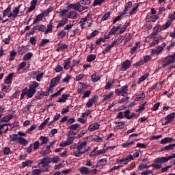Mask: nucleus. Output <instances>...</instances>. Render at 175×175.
<instances>
[{
  "label": "nucleus",
  "instance_id": "0e129e2a",
  "mask_svg": "<svg viewBox=\"0 0 175 175\" xmlns=\"http://www.w3.org/2000/svg\"><path fill=\"white\" fill-rule=\"evenodd\" d=\"M114 83V81L110 80L106 83V85L105 86V90H110L111 88V85H113V83Z\"/></svg>",
  "mask_w": 175,
  "mask_h": 175
},
{
  "label": "nucleus",
  "instance_id": "f704fd0d",
  "mask_svg": "<svg viewBox=\"0 0 175 175\" xmlns=\"http://www.w3.org/2000/svg\"><path fill=\"white\" fill-rule=\"evenodd\" d=\"M79 172L81 174H85V175L90 174V170L87 167H81V168H79Z\"/></svg>",
  "mask_w": 175,
  "mask_h": 175
},
{
  "label": "nucleus",
  "instance_id": "864d4df0",
  "mask_svg": "<svg viewBox=\"0 0 175 175\" xmlns=\"http://www.w3.org/2000/svg\"><path fill=\"white\" fill-rule=\"evenodd\" d=\"M113 47H114V45L111 43L103 51V54H107Z\"/></svg>",
  "mask_w": 175,
  "mask_h": 175
},
{
  "label": "nucleus",
  "instance_id": "39448f33",
  "mask_svg": "<svg viewBox=\"0 0 175 175\" xmlns=\"http://www.w3.org/2000/svg\"><path fill=\"white\" fill-rule=\"evenodd\" d=\"M68 9H74V10H77V12L81 13V12L85 10L86 9H88V8L81 5L80 3H77L68 5Z\"/></svg>",
  "mask_w": 175,
  "mask_h": 175
},
{
  "label": "nucleus",
  "instance_id": "8fccbe9b",
  "mask_svg": "<svg viewBox=\"0 0 175 175\" xmlns=\"http://www.w3.org/2000/svg\"><path fill=\"white\" fill-rule=\"evenodd\" d=\"M130 24L131 23L129 22H126L124 25L121 27L119 33L122 34L124 31H126V29L128 27H129Z\"/></svg>",
  "mask_w": 175,
  "mask_h": 175
},
{
  "label": "nucleus",
  "instance_id": "2f4dec72",
  "mask_svg": "<svg viewBox=\"0 0 175 175\" xmlns=\"http://www.w3.org/2000/svg\"><path fill=\"white\" fill-rule=\"evenodd\" d=\"M140 42H135V45L131 49V54H135L136 53V50H137V49H140Z\"/></svg>",
  "mask_w": 175,
  "mask_h": 175
},
{
  "label": "nucleus",
  "instance_id": "9b49d317",
  "mask_svg": "<svg viewBox=\"0 0 175 175\" xmlns=\"http://www.w3.org/2000/svg\"><path fill=\"white\" fill-rule=\"evenodd\" d=\"M165 47H166V43L164 42L161 45L158 46L156 49H152V54H153V55H158L159 54H161V53H162V51L163 50V49H165Z\"/></svg>",
  "mask_w": 175,
  "mask_h": 175
},
{
  "label": "nucleus",
  "instance_id": "4c0bfd02",
  "mask_svg": "<svg viewBox=\"0 0 175 175\" xmlns=\"http://www.w3.org/2000/svg\"><path fill=\"white\" fill-rule=\"evenodd\" d=\"M68 98H69V94H62V97L58 99L57 102L59 103H65Z\"/></svg>",
  "mask_w": 175,
  "mask_h": 175
},
{
  "label": "nucleus",
  "instance_id": "a211bd4d",
  "mask_svg": "<svg viewBox=\"0 0 175 175\" xmlns=\"http://www.w3.org/2000/svg\"><path fill=\"white\" fill-rule=\"evenodd\" d=\"M96 102H98V96H94L87 102L86 107H92L94 103H96Z\"/></svg>",
  "mask_w": 175,
  "mask_h": 175
},
{
  "label": "nucleus",
  "instance_id": "79ce46f5",
  "mask_svg": "<svg viewBox=\"0 0 175 175\" xmlns=\"http://www.w3.org/2000/svg\"><path fill=\"white\" fill-rule=\"evenodd\" d=\"M107 152V150L106 149H100L98 150L95 154H94L92 157H98L99 155H102V154H106Z\"/></svg>",
  "mask_w": 175,
  "mask_h": 175
},
{
  "label": "nucleus",
  "instance_id": "393cba45",
  "mask_svg": "<svg viewBox=\"0 0 175 175\" xmlns=\"http://www.w3.org/2000/svg\"><path fill=\"white\" fill-rule=\"evenodd\" d=\"M38 87H39V83L33 81L32 83L29 85V88L33 92L36 93V88H38Z\"/></svg>",
  "mask_w": 175,
  "mask_h": 175
},
{
  "label": "nucleus",
  "instance_id": "37998d69",
  "mask_svg": "<svg viewBox=\"0 0 175 175\" xmlns=\"http://www.w3.org/2000/svg\"><path fill=\"white\" fill-rule=\"evenodd\" d=\"M145 98H146V94L144 93H141L135 96V100L137 101L144 100V99Z\"/></svg>",
  "mask_w": 175,
  "mask_h": 175
},
{
  "label": "nucleus",
  "instance_id": "bf43d9fd",
  "mask_svg": "<svg viewBox=\"0 0 175 175\" xmlns=\"http://www.w3.org/2000/svg\"><path fill=\"white\" fill-rule=\"evenodd\" d=\"M96 58V55L94 54H90L88 55L87 57V61L88 62H92V61H95V59Z\"/></svg>",
  "mask_w": 175,
  "mask_h": 175
},
{
  "label": "nucleus",
  "instance_id": "c85d7f7f",
  "mask_svg": "<svg viewBox=\"0 0 175 175\" xmlns=\"http://www.w3.org/2000/svg\"><path fill=\"white\" fill-rule=\"evenodd\" d=\"M113 94H114V92H110L107 94L104 95L103 96V102L109 101V99H111V98L113 97Z\"/></svg>",
  "mask_w": 175,
  "mask_h": 175
},
{
  "label": "nucleus",
  "instance_id": "de8ad7c7",
  "mask_svg": "<svg viewBox=\"0 0 175 175\" xmlns=\"http://www.w3.org/2000/svg\"><path fill=\"white\" fill-rule=\"evenodd\" d=\"M66 24H68V19L64 18L62 21H59L56 27L57 29L61 28V27H64V25H66Z\"/></svg>",
  "mask_w": 175,
  "mask_h": 175
},
{
  "label": "nucleus",
  "instance_id": "3c124183",
  "mask_svg": "<svg viewBox=\"0 0 175 175\" xmlns=\"http://www.w3.org/2000/svg\"><path fill=\"white\" fill-rule=\"evenodd\" d=\"M133 144H135L134 141L127 142L126 143L122 144L121 147L123 148H128V147H131V146H133Z\"/></svg>",
  "mask_w": 175,
  "mask_h": 175
},
{
  "label": "nucleus",
  "instance_id": "338daca9",
  "mask_svg": "<svg viewBox=\"0 0 175 175\" xmlns=\"http://www.w3.org/2000/svg\"><path fill=\"white\" fill-rule=\"evenodd\" d=\"M131 39H132V34L131 33H126L124 37L125 43H128Z\"/></svg>",
  "mask_w": 175,
  "mask_h": 175
},
{
  "label": "nucleus",
  "instance_id": "4468645a",
  "mask_svg": "<svg viewBox=\"0 0 175 175\" xmlns=\"http://www.w3.org/2000/svg\"><path fill=\"white\" fill-rule=\"evenodd\" d=\"M151 61V56L146 55L143 57V59L137 62L135 65L137 66H142V65H144V64H147V62H150Z\"/></svg>",
  "mask_w": 175,
  "mask_h": 175
},
{
  "label": "nucleus",
  "instance_id": "423d86ee",
  "mask_svg": "<svg viewBox=\"0 0 175 175\" xmlns=\"http://www.w3.org/2000/svg\"><path fill=\"white\" fill-rule=\"evenodd\" d=\"M131 161H133V157H132V154H129L126 156L125 158H122L121 159H118L116 161V163L118 165H128Z\"/></svg>",
  "mask_w": 175,
  "mask_h": 175
},
{
  "label": "nucleus",
  "instance_id": "f03ea898",
  "mask_svg": "<svg viewBox=\"0 0 175 175\" xmlns=\"http://www.w3.org/2000/svg\"><path fill=\"white\" fill-rule=\"evenodd\" d=\"M170 156L167 157H159L154 159V163L150 166L154 169H161L162 167V163H166L168 161H170Z\"/></svg>",
  "mask_w": 175,
  "mask_h": 175
},
{
  "label": "nucleus",
  "instance_id": "1a4fd4ad",
  "mask_svg": "<svg viewBox=\"0 0 175 175\" xmlns=\"http://www.w3.org/2000/svg\"><path fill=\"white\" fill-rule=\"evenodd\" d=\"M82 154H84V152H87V151L90 150V146H87V142H83L81 144H79L77 147Z\"/></svg>",
  "mask_w": 175,
  "mask_h": 175
},
{
  "label": "nucleus",
  "instance_id": "2eb2a0df",
  "mask_svg": "<svg viewBox=\"0 0 175 175\" xmlns=\"http://www.w3.org/2000/svg\"><path fill=\"white\" fill-rule=\"evenodd\" d=\"M175 118V112H172L167 116L165 118V122L162 123V125H167V124H170L172 121L174 120Z\"/></svg>",
  "mask_w": 175,
  "mask_h": 175
},
{
  "label": "nucleus",
  "instance_id": "4d7b16f0",
  "mask_svg": "<svg viewBox=\"0 0 175 175\" xmlns=\"http://www.w3.org/2000/svg\"><path fill=\"white\" fill-rule=\"evenodd\" d=\"M83 153L77 148H74L73 156L74 157H81Z\"/></svg>",
  "mask_w": 175,
  "mask_h": 175
},
{
  "label": "nucleus",
  "instance_id": "72a5a7b5",
  "mask_svg": "<svg viewBox=\"0 0 175 175\" xmlns=\"http://www.w3.org/2000/svg\"><path fill=\"white\" fill-rule=\"evenodd\" d=\"M121 28V25L119 26H114L113 27L111 30L109 31V35H116L117 32L118 31V29Z\"/></svg>",
  "mask_w": 175,
  "mask_h": 175
},
{
  "label": "nucleus",
  "instance_id": "c03bdc74",
  "mask_svg": "<svg viewBox=\"0 0 175 175\" xmlns=\"http://www.w3.org/2000/svg\"><path fill=\"white\" fill-rule=\"evenodd\" d=\"M124 40V38L122 37H119L117 40H113L111 44L114 46H118V44H121L122 43V41Z\"/></svg>",
  "mask_w": 175,
  "mask_h": 175
},
{
  "label": "nucleus",
  "instance_id": "680f3d73",
  "mask_svg": "<svg viewBox=\"0 0 175 175\" xmlns=\"http://www.w3.org/2000/svg\"><path fill=\"white\" fill-rule=\"evenodd\" d=\"M50 32H53V25L51 23L47 25L46 29L45 30V35L50 33Z\"/></svg>",
  "mask_w": 175,
  "mask_h": 175
},
{
  "label": "nucleus",
  "instance_id": "dca6fc26",
  "mask_svg": "<svg viewBox=\"0 0 175 175\" xmlns=\"http://www.w3.org/2000/svg\"><path fill=\"white\" fill-rule=\"evenodd\" d=\"M162 30V27L160 25H156L153 29V31L151 33V38H155Z\"/></svg>",
  "mask_w": 175,
  "mask_h": 175
},
{
  "label": "nucleus",
  "instance_id": "412c9836",
  "mask_svg": "<svg viewBox=\"0 0 175 175\" xmlns=\"http://www.w3.org/2000/svg\"><path fill=\"white\" fill-rule=\"evenodd\" d=\"M73 143V137H70L67 140L60 143V147H66V146H70Z\"/></svg>",
  "mask_w": 175,
  "mask_h": 175
},
{
  "label": "nucleus",
  "instance_id": "bb28decb",
  "mask_svg": "<svg viewBox=\"0 0 175 175\" xmlns=\"http://www.w3.org/2000/svg\"><path fill=\"white\" fill-rule=\"evenodd\" d=\"M78 14L76 11H70L68 14V18H71V20H76L77 18Z\"/></svg>",
  "mask_w": 175,
  "mask_h": 175
},
{
  "label": "nucleus",
  "instance_id": "13d9d810",
  "mask_svg": "<svg viewBox=\"0 0 175 175\" xmlns=\"http://www.w3.org/2000/svg\"><path fill=\"white\" fill-rule=\"evenodd\" d=\"M117 129H124L125 127V122H116Z\"/></svg>",
  "mask_w": 175,
  "mask_h": 175
},
{
  "label": "nucleus",
  "instance_id": "5fc2aeb1",
  "mask_svg": "<svg viewBox=\"0 0 175 175\" xmlns=\"http://www.w3.org/2000/svg\"><path fill=\"white\" fill-rule=\"evenodd\" d=\"M159 18V16L158 15H151L148 18V21L150 23H155L158 19Z\"/></svg>",
  "mask_w": 175,
  "mask_h": 175
},
{
  "label": "nucleus",
  "instance_id": "a18cd8bd",
  "mask_svg": "<svg viewBox=\"0 0 175 175\" xmlns=\"http://www.w3.org/2000/svg\"><path fill=\"white\" fill-rule=\"evenodd\" d=\"M3 155H12L13 152L10 150V148L9 147H4L3 149Z\"/></svg>",
  "mask_w": 175,
  "mask_h": 175
},
{
  "label": "nucleus",
  "instance_id": "6e6d98bb",
  "mask_svg": "<svg viewBox=\"0 0 175 175\" xmlns=\"http://www.w3.org/2000/svg\"><path fill=\"white\" fill-rule=\"evenodd\" d=\"M31 57H33V54L31 52H29L23 56V60L24 61H29V59H31Z\"/></svg>",
  "mask_w": 175,
  "mask_h": 175
},
{
  "label": "nucleus",
  "instance_id": "774afa93",
  "mask_svg": "<svg viewBox=\"0 0 175 175\" xmlns=\"http://www.w3.org/2000/svg\"><path fill=\"white\" fill-rule=\"evenodd\" d=\"M43 170H42V168L40 169H36L33 170L32 172V175H40V173H43Z\"/></svg>",
  "mask_w": 175,
  "mask_h": 175
},
{
  "label": "nucleus",
  "instance_id": "7ed1b4c3",
  "mask_svg": "<svg viewBox=\"0 0 175 175\" xmlns=\"http://www.w3.org/2000/svg\"><path fill=\"white\" fill-rule=\"evenodd\" d=\"M50 162H51V159L50 158H44L40 160V163H39L38 166L42 169L43 172H49V169H50L49 164Z\"/></svg>",
  "mask_w": 175,
  "mask_h": 175
},
{
  "label": "nucleus",
  "instance_id": "052dcab7",
  "mask_svg": "<svg viewBox=\"0 0 175 175\" xmlns=\"http://www.w3.org/2000/svg\"><path fill=\"white\" fill-rule=\"evenodd\" d=\"M170 25H172V23L170 21H167L165 24L161 26V29L163 31H165V29H167V28H169V27H170Z\"/></svg>",
  "mask_w": 175,
  "mask_h": 175
},
{
  "label": "nucleus",
  "instance_id": "603ef678",
  "mask_svg": "<svg viewBox=\"0 0 175 175\" xmlns=\"http://www.w3.org/2000/svg\"><path fill=\"white\" fill-rule=\"evenodd\" d=\"M57 46L58 48L57 49V51H62L63 50L68 49V46L65 44L59 43Z\"/></svg>",
  "mask_w": 175,
  "mask_h": 175
},
{
  "label": "nucleus",
  "instance_id": "aec40b11",
  "mask_svg": "<svg viewBox=\"0 0 175 175\" xmlns=\"http://www.w3.org/2000/svg\"><path fill=\"white\" fill-rule=\"evenodd\" d=\"M36 5H38V0H32L30 3V7L27 10V13H31V12L35 10Z\"/></svg>",
  "mask_w": 175,
  "mask_h": 175
},
{
  "label": "nucleus",
  "instance_id": "7c9ffc66",
  "mask_svg": "<svg viewBox=\"0 0 175 175\" xmlns=\"http://www.w3.org/2000/svg\"><path fill=\"white\" fill-rule=\"evenodd\" d=\"M35 31H39L40 32H44L46 31V26L43 25H38L33 27Z\"/></svg>",
  "mask_w": 175,
  "mask_h": 175
},
{
  "label": "nucleus",
  "instance_id": "5701e85b",
  "mask_svg": "<svg viewBox=\"0 0 175 175\" xmlns=\"http://www.w3.org/2000/svg\"><path fill=\"white\" fill-rule=\"evenodd\" d=\"M124 113V117L127 120H132L134 117H136V113H133L131 114V111L129 110H126Z\"/></svg>",
  "mask_w": 175,
  "mask_h": 175
},
{
  "label": "nucleus",
  "instance_id": "6e6552de",
  "mask_svg": "<svg viewBox=\"0 0 175 175\" xmlns=\"http://www.w3.org/2000/svg\"><path fill=\"white\" fill-rule=\"evenodd\" d=\"M115 92L117 95H121V96L128 95V85H124L120 88L116 89Z\"/></svg>",
  "mask_w": 175,
  "mask_h": 175
},
{
  "label": "nucleus",
  "instance_id": "473e14b6",
  "mask_svg": "<svg viewBox=\"0 0 175 175\" xmlns=\"http://www.w3.org/2000/svg\"><path fill=\"white\" fill-rule=\"evenodd\" d=\"M132 8V1H129L126 3L124 7V10L122 12V15L124 16L126 13H127L128 10Z\"/></svg>",
  "mask_w": 175,
  "mask_h": 175
},
{
  "label": "nucleus",
  "instance_id": "f8f14e48",
  "mask_svg": "<svg viewBox=\"0 0 175 175\" xmlns=\"http://www.w3.org/2000/svg\"><path fill=\"white\" fill-rule=\"evenodd\" d=\"M165 59L163 66H167V65L175 62V55H168Z\"/></svg>",
  "mask_w": 175,
  "mask_h": 175
},
{
  "label": "nucleus",
  "instance_id": "ea45409f",
  "mask_svg": "<svg viewBox=\"0 0 175 175\" xmlns=\"http://www.w3.org/2000/svg\"><path fill=\"white\" fill-rule=\"evenodd\" d=\"M40 146H43L44 144H47L49 143V138L47 137L41 136L40 137Z\"/></svg>",
  "mask_w": 175,
  "mask_h": 175
},
{
  "label": "nucleus",
  "instance_id": "a19ab883",
  "mask_svg": "<svg viewBox=\"0 0 175 175\" xmlns=\"http://www.w3.org/2000/svg\"><path fill=\"white\" fill-rule=\"evenodd\" d=\"M53 10V7H49L48 9L43 10L41 14H43L44 17H47V16H49V14L51 13Z\"/></svg>",
  "mask_w": 175,
  "mask_h": 175
},
{
  "label": "nucleus",
  "instance_id": "f3484780",
  "mask_svg": "<svg viewBox=\"0 0 175 175\" xmlns=\"http://www.w3.org/2000/svg\"><path fill=\"white\" fill-rule=\"evenodd\" d=\"M33 75L35 76L37 81H42V79H43L44 72L38 70V71L33 72Z\"/></svg>",
  "mask_w": 175,
  "mask_h": 175
},
{
  "label": "nucleus",
  "instance_id": "c9c22d12",
  "mask_svg": "<svg viewBox=\"0 0 175 175\" xmlns=\"http://www.w3.org/2000/svg\"><path fill=\"white\" fill-rule=\"evenodd\" d=\"M17 143H18L21 146H27V144H28V141L25 139V138H23V137H19Z\"/></svg>",
  "mask_w": 175,
  "mask_h": 175
},
{
  "label": "nucleus",
  "instance_id": "0eeeda50",
  "mask_svg": "<svg viewBox=\"0 0 175 175\" xmlns=\"http://www.w3.org/2000/svg\"><path fill=\"white\" fill-rule=\"evenodd\" d=\"M60 81L61 77L59 76L53 78L51 80L50 86L49 87L48 90L51 91V92H53L54 87H57V85H58V83H59Z\"/></svg>",
  "mask_w": 175,
  "mask_h": 175
},
{
  "label": "nucleus",
  "instance_id": "c756f323",
  "mask_svg": "<svg viewBox=\"0 0 175 175\" xmlns=\"http://www.w3.org/2000/svg\"><path fill=\"white\" fill-rule=\"evenodd\" d=\"M139 4L136 3L134 7L129 11V14L130 16H132L133 14H136V12H137V9H139Z\"/></svg>",
  "mask_w": 175,
  "mask_h": 175
},
{
  "label": "nucleus",
  "instance_id": "e2e57ef3",
  "mask_svg": "<svg viewBox=\"0 0 175 175\" xmlns=\"http://www.w3.org/2000/svg\"><path fill=\"white\" fill-rule=\"evenodd\" d=\"M32 163H33V161L27 160L26 161L22 163V166L23 167H26V166H31Z\"/></svg>",
  "mask_w": 175,
  "mask_h": 175
},
{
  "label": "nucleus",
  "instance_id": "ddd939ff",
  "mask_svg": "<svg viewBox=\"0 0 175 175\" xmlns=\"http://www.w3.org/2000/svg\"><path fill=\"white\" fill-rule=\"evenodd\" d=\"M131 65L132 62H131V60H126L122 64L120 70L122 72H125V70H127V69H129L131 68Z\"/></svg>",
  "mask_w": 175,
  "mask_h": 175
},
{
  "label": "nucleus",
  "instance_id": "b1692460",
  "mask_svg": "<svg viewBox=\"0 0 175 175\" xmlns=\"http://www.w3.org/2000/svg\"><path fill=\"white\" fill-rule=\"evenodd\" d=\"M105 165H107V160L106 159H101L97 162L96 167H103Z\"/></svg>",
  "mask_w": 175,
  "mask_h": 175
},
{
  "label": "nucleus",
  "instance_id": "49530a36",
  "mask_svg": "<svg viewBox=\"0 0 175 175\" xmlns=\"http://www.w3.org/2000/svg\"><path fill=\"white\" fill-rule=\"evenodd\" d=\"M66 36V32L65 30H61L57 33V39H64Z\"/></svg>",
  "mask_w": 175,
  "mask_h": 175
},
{
  "label": "nucleus",
  "instance_id": "09e8293b",
  "mask_svg": "<svg viewBox=\"0 0 175 175\" xmlns=\"http://www.w3.org/2000/svg\"><path fill=\"white\" fill-rule=\"evenodd\" d=\"M71 60H72V59L68 58L64 61V69L68 70V69H69V68H72V66H70V61Z\"/></svg>",
  "mask_w": 175,
  "mask_h": 175
},
{
  "label": "nucleus",
  "instance_id": "a878e982",
  "mask_svg": "<svg viewBox=\"0 0 175 175\" xmlns=\"http://www.w3.org/2000/svg\"><path fill=\"white\" fill-rule=\"evenodd\" d=\"M50 152H51V150L50 149V146H47L45 150L42 149L41 150L40 154L41 155H42V157H46V155H49Z\"/></svg>",
  "mask_w": 175,
  "mask_h": 175
},
{
  "label": "nucleus",
  "instance_id": "6ab92c4d",
  "mask_svg": "<svg viewBox=\"0 0 175 175\" xmlns=\"http://www.w3.org/2000/svg\"><path fill=\"white\" fill-rule=\"evenodd\" d=\"M100 126V124L99 123H92L88 126V131L90 132H94V131H98Z\"/></svg>",
  "mask_w": 175,
  "mask_h": 175
},
{
  "label": "nucleus",
  "instance_id": "4be33fe9",
  "mask_svg": "<svg viewBox=\"0 0 175 175\" xmlns=\"http://www.w3.org/2000/svg\"><path fill=\"white\" fill-rule=\"evenodd\" d=\"M102 77L100 76V75L94 72L92 76H91V81H92V83H96L98 81H99L100 80V78Z\"/></svg>",
  "mask_w": 175,
  "mask_h": 175
},
{
  "label": "nucleus",
  "instance_id": "cd10ccee",
  "mask_svg": "<svg viewBox=\"0 0 175 175\" xmlns=\"http://www.w3.org/2000/svg\"><path fill=\"white\" fill-rule=\"evenodd\" d=\"M13 81V73H10L5 77L4 82L5 84H12Z\"/></svg>",
  "mask_w": 175,
  "mask_h": 175
},
{
  "label": "nucleus",
  "instance_id": "f257e3e1",
  "mask_svg": "<svg viewBox=\"0 0 175 175\" xmlns=\"http://www.w3.org/2000/svg\"><path fill=\"white\" fill-rule=\"evenodd\" d=\"M22 5H19L18 7H14L12 12H10L12 10V5H8V8L3 12V17H8V18H12L13 21L16 20V17H18V13H20V8Z\"/></svg>",
  "mask_w": 175,
  "mask_h": 175
},
{
  "label": "nucleus",
  "instance_id": "20e7f679",
  "mask_svg": "<svg viewBox=\"0 0 175 175\" xmlns=\"http://www.w3.org/2000/svg\"><path fill=\"white\" fill-rule=\"evenodd\" d=\"M35 92H33V90H31V89H30L29 88H25L23 90H22V94L21 95V100H23V98H24V96H27L28 99H29L30 98H32V96H33V95H35Z\"/></svg>",
  "mask_w": 175,
  "mask_h": 175
},
{
  "label": "nucleus",
  "instance_id": "58836bf2",
  "mask_svg": "<svg viewBox=\"0 0 175 175\" xmlns=\"http://www.w3.org/2000/svg\"><path fill=\"white\" fill-rule=\"evenodd\" d=\"M44 16L41 13L36 16V19L33 22V24H38L40 21H42L43 20V18Z\"/></svg>",
  "mask_w": 175,
  "mask_h": 175
},
{
  "label": "nucleus",
  "instance_id": "69168bd1",
  "mask_svg": "<svg viewBox=\"0 0 175 175\" xmlns=\"http://www.w3.org/2000/svg\"><path fill=\"white\" fill-rule=\"evenodd\" d=\"M20 137L16 134H12L10 135V141L11 142H18Z\"/></svg>",
  "mask_w": 175,
  "mask_h": 175
},
{
  "label": "nucleus",
  "instance_id": "9d476101",
  "mask_svg": "<svg viewBox=\"0 0 175 175\" xmlns=\"http://www.w3.org/2000/svg\"><path fill=\"white\" fill-rule=\"evenodd\" d=\"M90 15H88L85 18H81L80 21L81 28L84 29L86 27H91V25L88 23Z\"/></svg>",
  "mask_w": 175,
  "mask_h": 175
},
{
  "label": "nucleus",
  "instance_id": "e433bc0d",
  "mask_svg": "<svg viewBox=\"0 0 175 175\" xmlns=\"http://www.w3.org/2000/svg\"><path fill=\"white\" fill-rule=\"evenodd\" d=\"M172 140H174L173 137H165L160 141L161 144H166L167 143H171Z\"/></svg>",
  "mask_w": 175,
  "mask_h": 175
}]
</instances>
